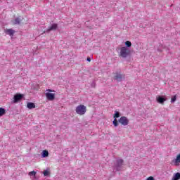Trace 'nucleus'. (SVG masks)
<instances>
[{
    "mask_svg": "<svg viewBox=\"0 0 180 180\" xmlns=\"http://www.w3.org/2000/svg\"><path fill=\"white\" fill-rule=\"evenodd\" d=\"M175 165H179L180 164V153L176 156L174 160Z\"/></svg>",
    "mask_w": 180,
    "mask_h": 180,
    "instance_id": "4468645a",
    "label": "nucleus"
},
{
    "mask_svg": "<svg viewBox=\"0 0 180 180\" xmlns=\"http://www.w3.org/2000/svg\"><path fill=\"white\" fill-rule=\"evenodd\" d=\"M122 166H123V160L117 159L114 166L115 171H120V169H122Z\"/></svg>",
    "mask_w": 180,
    "mask_h": 180,
    "instance_id": "7ed1b4c3",
    "label": "nucleus"
},
{
    "mask_svg": "<svg viewBox=\"0 0 180 180\" xmlns=\"http://www.w3.org/2000/svg\"><path fill=\"white\" fill-rule=\"evenodd\" d=\"M6 114V110H5V108H0V117L1 116H4V115Z\"/></svg>",
    "mask_w": 180,
    "mask_h": 180,
    "instance_id": "2eb2a0df",
    "label": "nucleus"
},
{
    "mask_svg": "<svg viewBox=\"0 0 180 180\" xmlns=\"http://www.w3.org/2000/svg\"><path fill=\"white\" fill-rule=\"evenodd\" d=\"M45 95L48 101H54V98H56V94L53 93L47 92L45 94Z\"/></svg>",
    "mask_w": 180,
    "mask_h": 180,
    "instance_id": "0eeeda50",
    "label": "nucleus"
},
{
    "mask_svg": "<svg viewBox=\"0 0 180 180\" xmlns=\"http://www.w3.org/2000/svg\"><path fill=\"white\" fill-rule=\"evenodd\" d=\"M27 107L28 109H34L36 108V105L34 103L29 102L27 104Z\"/></svg>",
    "mask_w": 180,
    "mask_h": 180,
    "instance_id": "9d476101",
    "label": "nucleus"
},
{
    "mask_svg": "<svg viewBox=\"0 0 180 180\" xmlns=\"http://www.w3.org/2000/svg\"><path fill=\"white\" fill-rule=\"evenodd\" d=\"M57 24H52L51 27H49L47 30V32H51V30H56L57 29Z\"/></svg>",
    "mask_w": 180,
    "mask_h": 180,
    "instance_id": "9b49d317",
    "label": "nucleus"
},
{
    "mask_svg": "<svg viewBox=\"0 0 180 180\" xmlns=\"http://www.w3.org/2000/svg\"><path fill=\"white\" fill-rule=\"evenodd\" d=\"M28 175H29L30 176H36V172H34V171L30 172L28 173Z\"/></svg>",
    "mask_w": 180,
    "mask_h": 180,
    "instance_id": "aec40b11",
    "label": "nucleus"
},
{
    "mask_svg": "<svg viewBox=\"0 0 180 180\" xmlns=\"http://www.w3.org/2000/svg\"><path fill=\"white\" fill-rule=\"evenodd\" d=\"M20 22H22V20L19 17L16 18L14 20L15 25H20Z\"/></svg>",
    "mask_w": 180,
    "mask_h": 180,
    "instance_id": "dca6fc26",
    "label": "nucleus"
},
{
    "mask_svg": "<svg viewBox=\"0 0 180 180\" xmlns=\"http://www.w3.org/2000/svg\"><path fill=\"white\" fill-rule=\"evenodd\" d=\"M179 179H180V173L177 172L174 174L172 180H179Z\"/></svg>",
    "mask_w": 180,
    "mask_h": 180,
    "instance_id": "ddd939ff",
    "label": "nucleus"
},
{
    "mask_svg": "<svg viewBox=\"0 0 180 180\" xmlns=\"http://www.w3.org/2000/svg\"><path fill=\"white\" fill-rule=\"evenodd\" d=\"M13 102L14 103H18V102H19V101H22V99H23V94H15L14 96V98H13Z\"/></svg>",
    "mask_w": 180,
    "mask_h": 180,
    "instance_id": "423d86ee",
    "label": "nucleus"
},
{
    "mask_svg": "<svg viewBox=\"0 0 180 180\" xmlns=\"http://www.w3.org/2000/svg\"><path fill=\"white\" fill-rule=\"evenodd\" d=\"M49 92H53V90H51V89H48L47 90Z\"/></svg>",
    "mask_w": 180,
    "mask_h": 180,
    "instance_id": "a878e982",
    "label": "nucleus"
},
{
    "mask_svg": "<svg viewBox=\"0 0 180 180\" xmlns=\"http://www.w3.org/2000/svg\"><path fill=\"white\" fill-rule=\"evenodd\" d=\"M146 180H154V177L150 176Z\"/></svg>",
    "mask_w": 180,
    "mask_h": 180,
    "instance_id": "5701e85b",
    "label": "nucleus"
},
{
    "mask_svg": "<svg viewBox=\"0 0 180 180\" xmlns=\"http://www.w3.org/2000/svg\"><path fill=\"white\" fill-rule=\"evenodd\" d=\"M130 54H131L130 49L126 46H122L120 48V57H122V58H127V57H130Z\"/></svg>",
    "mask_w": 180,
    "mask_h": 180,
    "instance_id": "f257e3e1",
    "label": "nucleus"
},
{
    "mask_svg": "<svg viewBox=\"0 0 180 180\" xmlns=\"http://www.w3.org/2000/svg\"><path fill=\"white\" fill-rule=\"evenodd\" d=\"M75 112L77 115L83 116V115H85L86 113V106L82 104L79 105L76 107Z\"/></svg>",
    "mask_w": 180,
    "mask_h": 180,
    "instance_id": "f03ea898",
    "label": "nucleus"
},
{
    "mask_svg": "<svg viewBox=\"0 0 180 180\" xmlns=\"http://www.w3.org/2000/svg\"><path fill=\"white\" fill-rule=\"evenodd\" d=\"M112 124L115 126V127H117L119 126V122H117V120L114 119L112 121Z\"/></svg>",
    "mask_w": 180,
    "mask_h": 180,
    "instance_id": "a211bd4d",
    "label": "nucleus"
},
{
    "mask_svg": "<svg viewBox=\"0 0 180 180\" xmlns=\"http://www.w3.org/2000/svg\"><path fill=\"white\" fill-rule=\"evenodd\" d=\"M125 46L127 49H129L131 46V42L130 41H125Z\"/></svg>",
    "mask_w": 180,
    "mask_h": 180,
    "instance_id": "6ab92c4d",
    "label": "nucleus"
},
{
    "mask_svg": "<svg viewBox=\"0 0 180 180\" xmlns=\"http://www.w3.org/2000/svg\"><path fill=\"white\" fill-rule=\"evenodd\" d=\"M91 86L95 87V82H92Z\"/></svg>",
    "mask_w": 180,
    "mask_h": 180,
    "instance_id": "b1692460",
    "label": "nucleus"
},
{
    "mask_svg": "<svg viewBox=\"0 0 180 180\" xmlns=\"http://www.w3.org/2000/svg\"><path fill=\"white\" fill-rule=\"evenodd\" d=\"M46 157H49V150H43L41 153V158H46Z\"/></svg>",
    "mask_w": 180,
    "mask_h": 180,
    "instance_id": "f8f14e48",
    "label": "nucleus"
},
{
    "mask_svg": "<svg viewBox=\"0 0 180 180\" xmlns=\"http://www.w3.org/2000/svg\"><path fill=\"white\" fill-rule=\"evenodd\" d=\"M44 176H49V175H50V172H49L48 170H44Z\"/></svg>",
    "mask_w": 180,
    "mask_h": 180,
    "instance_id": "412c9836",
    "label": "nucleus"
},
{
    "mask_svg": "<svg viewBox=\"0 0 180 180\" xmlns=\"http://www.w3.org/2000/svg\"><path fill=\"white\" fill-rule=\"evenodd\" d=\"M87 61H91V58H87Z\"/></svg>",
    "mask_w": 180,
    "mask_h": 180,
    "instance_id": "393cba45",
    "label": "nucleus"
},
{
    "mask_svg": "<svg viewBox=\"0 0 180 180\" xmlns=\"http://www.w3.org/2000/svg\"><path fill=\"white\" fill-rule=\"evenodd\" d=\"M156 101L158 102V103H164L165 102V101H167V98H165L164 96H158L157 98H156Z\"/></svg>",
    "mask_w": 180,
    "mask_h": 180,
    "instance_id": "6e6552de",
    "label": "nucleus"
},
{
    "mask_svg": "<svg viewBox=\"0 0 180 180\" xmlns=\"http://www.w3.org/2000/svg\"><path fill=\"white\" fill-rule=\"evenodd\" d=\"M114 119H117L120 117V112L119 111H115V113L113 115Z\"/></svg>",
    "mask_w": 180,
    "mask_h": 180,
    "instance_id": "f3484780",
    "label": "nucleus"
},
{
    "mask_svg": "<svg viewBox=\"0 0 180 180\" xmlns=\"http://www.w3.org/2000/svg\"><path fill=\"white\" fill-rule=\"evenodd\" d=\"M5 33L6 34H8V36H13L15 34V30L6 29Z\"/></svg>",
    "mask_w": 180,
    "mask_h": 180,
    "instance_id": "1a4fd4ad",
    "label": "nucleus"
},
{
    "mask_svg": "<svg viewBox=\"0 0 180 180\" xmlns=\"http://www.w3.org/2000/svg\"><path fill=\"white\" fill-rule=\"evenodd\" d=\"M119 123L122 126H127L129 124V119L127 117L122 116L118 120Z\"/></svg>",
    "mask_w": 180,
    "mask_h": 180,
    "instance_id": "20e7f679",
    "label": "nucleus"
},
{
    "mask_svg": "<svg viewBox=\"0 0 180 180\" xmlns=\"http://www.w3.org/2000/svg\"><path fill=\"white\" fill-rule=\"evenodd\" d=\"M176 101V96H174L173 97H172L171 98L172 103H174Z\"/></svg>",
    "mask_w": 180,
    "mask_h": 180,
    "instance_id": "4be33fe9",
    "label": "nucleus"
},
{
    "mask_svg": "<svg viewBox=\"0 0 180 180\" xmlns=\"http://www.w3.org/2000/svg\"><path fill=\"white\" fill-rule=\"evenodd\" d=\"M123 78H124V75H123L120 73H116L115 76L114 77V79L117 82H122Z\"/></svg>",
    "mask_w": 180,
    "mask_h": 180,
    "instance_id": "39448f33",
    "label": "nucleus"
}]
</instances>
